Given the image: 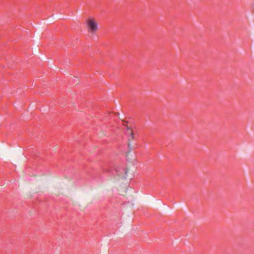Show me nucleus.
Returning a JSON list of instances; mask_svg holds the SVG:
<instances>
[{"label":"nucleus","mask_w":254,"mask_h":254,"mask_svg":"<svg viewBox=\"0 0 254 254\" xmlns=\"http://www.w3.org/2000/svg\"><path fill=\"white\" fill-rule=\"evenodd\" d=\"M86 27L88 33L94 35L98 31L99 25L97 20L93 17H89L85 21Z\"/></svg>","instance_id":"obj_1"},{"label":"nucleus","mask_w":254,"mask_h":254,"mask_svg":"<svg viewBox=\"0 0 254 254\" xmlns=\"http://www.w3.org/2000/svg\"><path fill=\"white\" fill-rule=\"evenodd\" d=\"M125 130V134L128 137L129 141L134 139V131L132 127L129 126L128 123L126 121H122Z\"/></svg>","instance_id":"obj_2"}]
</instances>
